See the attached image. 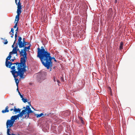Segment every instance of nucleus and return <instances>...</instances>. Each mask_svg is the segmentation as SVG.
Here are the masks:
<instances>
[{"label": "nucleus", "instance_id": "f257e3e1", "mask_svg": "<svg viewBox=\"0 0 135 135\" xmlns=\"http://www.w3.org/2000/svg\"><path fill=\"white\" fill-rule=\"evenodd\" d=\"M18 51L20 53V56H22L23 57H21V62L19 63H16L13 64L15 65H17L18 67V68L19 69H23V71L24 70V68H26L25 63L27 59V53L25 49H24L21 50V51L19 50L18 47V46H16L13 49L12 51L9 52V56L7 57L6 59V65L7 67L10 68L11 66L13 64L11 62L8 61L9 60L11 57L13 56V55L16 54V55H17V51Z\"/></svg>", "mask_w": 135, "mask_h": 135}, {"label": "nucleus", "instance_id": "f03ea898", "mask_svg": "<svg viewBox=\"0 0 135 135\" xmlns=\"http://www.w3.org/2000/svg\"><path fill=\"white\" fill-rule=\"evenodd\" d=\"M40 49L39 47L37 48V57L39 58L43 65L46 67L47 69H49L50 67L52 66V62L51 61L52 59L54 61H57L54 57H52L49 52L46 51L44 49Z\"/></svg>", "mask_w": 135, "mask_h": 135}, {"label": "nucleus", "instance_id": "7ed1b4c3", "mask_svg": "<svg viewBox=\"0 0 135 135\" xmlns=\"http://www.w3.org/2000/svg\"><path fill=\"white\" fill-rule=\"evenodd\" d=\"M18 67L17 65H14L12 66L11 69L12 70L11 72L12 73V75L15 78V82L16 85L17 86V90L18 89V85L19 83V81L18 79L16 78L17 77L19 76L20 78H23L24 77L23 76V74L26 72V68H24V70L23 71V69H19L18 68Z\"/></svg>", "mask_w": 135, "mask_h": 135}, {"label": "nucleus", "instance_id": "20e7f679", "mask_svg": "<svg viewBox=\"0 0 135 135\" xmlns=\"http://www.w3.org/2000/svg\"><path fill=\"white\" fill-rule=\"evenodd\" d=\"M32 112H33L31 110L29 106L27 105L26 106V108L25 109L22 110L21 113L17 115L12 116L11 117V119L14 122L15 120L17 119L18 120L19 118L20 117H22L23 115H25V117H24V118H28L29 117V114Z\"/></svg>", "mask_w": 135, "mask_h": 135}, {"label": "nucleus", "instance_id": "39448f33", "mask_svg": "<svg viewBox=\"0 0 135 135\" xmlns=\"http://www.w3.org/2000/svg\"><path fill=\"white\" fill-rule=\"evenodd\" d=\"M17 15L16 16L15 21H17V22H18L19 20V16L20 14L21 13V9H22L21 6H18L17 7Z\"/></svg>", "mask_w": 135, "mask_h": 135}, {"label": "nucleus", "instance_id": "423d86ee", "mask_svg": "<svg viewBox=\"0 0 135 135\" xmlns=\"http://www.w3.org/2000/svg\"><path fill=\"white\" fill-rule=\"evenodd\" d=\"M14 122L11 119L8 120L6 123L7 127L8 129H10V128L13 125Z\"/></svg>", "mask_w": 135, "mask_h": 135}, {"label": "nucleus", "instance_id": "0eeeda50", "mask_svg": "<svg viewBox=\"0 0 135 135\" xmlns=\"http://www.w3.org/2000/svg\"><path fill=\"white\" fill-rule=\"evenodd\" d=\"M18 44L20 48H22L26 45L27 42L25 41L24 38L23 43L22 42H18Z\"/></svg>", "mask_w": 135, "mask_h": 135}, {"label": "nucleus", "instance_id": "6e6552de", "mask_svg": "<svg viewBox=\"0 0 135 135\" xmlns=\"http://www.w3.org/2000/svg\"><path fill=\"white\" fill-rule=\"evenodd\" d=\"M14 111L15 112V114H16L17 113H20V112L21 110L19 108L16 109V107L14 106Z\"/></svg>", "mask_w": 135, "mask_h": 135}, {"label": "nucleus", "instance_id": "1a4fd4ad", "mask_svg": "<svg viewBox=\"0 0 135 135\" xmlns=\"http://www.w3.org/2000/svg\"><path fill=\"white\" fill-rule=\"evenodd\" d=\"M15 2L17 6H21V3H20V0H15Z\"/></svg>", "mask_w": 135, "mask_h": 135}, {"label": "nucleus", "instance_id": "9d476101", "mask_svg": "<svg viewBox=\"0 0 135 135\" xmlns=\"http://www.w3.org/2000/svg\"><path fill=\"white\" fill-rule=\"evenodd\" d=\"M8 107L7 106L6 107L5 109L4 110H3L2 111V112L3 113H4L6 112H9V110H8Z\"/></svg>", "mask_w": 135, "mask_h": 135}, {"label": "nucleus", "instance_id": "9b49d317", "mask_svg": "<svg viewBox=\"0 0 135 135\" xmlns=\"http://www.w3.org/2000/svg\"><path fill=\"white\" fill-rule=\"evenodd\" d=\"M9 33L11 35V37L12 38L13 36L14 33V30L12 28H11V31L9 32Z\"/></svg>", "mask_w": 135, "mask_h": 135}, {"label": "nucleus", "instance_id": "f8f14e48", "mask_svg": "<svg viewBox=\"0 0 135 135\" xmlns=\"http://www.w3.org/2000/svg\"><path fill=\"white\" fill-rule=\"evenodd\" d=\"M40 75L41 76V79H42V80H44L46 79V76L45 75Z\"/></svg>", "mask_w": 135, "mask_h": 135}, {"label": "nucleus", "instance_id": "ddd939ff", "mask_svg": "<svg viewBox=\"0 0 135 135\" xmlns=\"http://www.w3.org/2000/svg\"><path fill=\"white\" fill-rule=\"evenodd\" d=\"M108 90L109 91L110 93L109 94L111 96L112 95V91L111 89V88L110 87H108Z\"/></svg>", "mask_w": 135, "mask_h": 135}, {"label": "nucleus", "instance_id": "4468645a", "mask_svg": "<svg viewBox=\"0 0 135 135\" xmlns=\"http://www.w3.org/2000/svg\"><path fill=\"white\" fill-rule=\"evenodd\" d=\"M44 114L43 113H41L40 114H37L36 115L37 117H40L43 115Z\"/></svg>", "mask_w": 135, "mask_h": 135}, {"label": "nucleus", "instance_id": "2eb2a0df", "mask_svg": "<svg viewBox=\"0 0 135 135\" xmlns=\"http://www.w3.org/2000/svg\"><path fill=\"white\" fill-rule=\"evenodd\" d=\"M18 32V28H17L16 30V33L15 35V39H16V38L17 37V33Z\"/></svg>", "mask_w": 135, "mask_h": 135}, {"label": "nucleus", "instance_id": "dca6fc26", "mask_svg": "<svg viewBox=\"0 0 135 135\" xmlns=\"http://www.w3.org/2000/svg\"><path fill=\"white\" fill-rule=\"evenodd\" d=\"M10 129H8L7 130V134L8 135H15V134H11L9 133Z\"/></svg>", "mask_w": 135, "mask_h": 135}, {"label": "nucleus", "instance_id": "f3484780", "mask_svg": "<svg viewBox=\"0 0 135 135\" xmlns=\"http://www.w3.org/2000/svg\"><path fill=\"white\" fill-rule=\"evenodd\" d=\"M22 40V38L21 37L19 36L18 39V42H22L21 41Z\"/></svg>", "mask_w": 135, "mask_h": 135}, {"label": "nucleus", "instance_id": "a211bd4d", "mask_svg": "<svg viewBox=\"0 0 135 135\" xmlns=\"http://www.w3.org/2000/svg\"><path fill=\"white\" fill-rule=\"evenodd\" d=\"M22 99L23 102L25 103L27 102V99H24L23 98Z\"/></svg>", "mask_w": 135, "mask_h": 135}, {"label": "nucleus", "instance_id": "6ab92c4d", "mask_svg": "<svg viewBox=\"0 0 135 135\" xmlns=\"http://www.w3.org/2000/svg\"><path fill=\"white\" fill-rule=\"evenodd\" d=\"M30 46H28L27 47H25L24 49H25V50L26 51V50L27 49L29 50L30 49Z\"/></svg>", "mask_w": 135, "mask_h": 135}, {"label": "nucleus", "instance_id": "aec40b11", "mask_svg": "<svg viewBox=\"0 0 135 135\" xmlns=\"http://www.w3.org/2000/svg\"><path fill=\"white\" fill-rule=\"evenodd\" d=\"M15 57H14L13 58L11 59V60H10V59L9 60H10V61L12 62H13L14 61V60H15Z\"/></svg>", "mask_w": 135, "mask_h": 135}, {"label": "nucleus", "instance_id": "412c9836", "mask_svg": "<svg viewBox=\"0 0 135 135\" xmlns=\"http://www.w3.org/2000/svg\"><path fill=\"white\" fill-rule=\"evenodd\" d=\"M18 22H16V23L15 24V25L13 27L14 28H16L17 26V24Z\"/></svg>", "mask_w": 135, "mask_h": 135}, {"label": "nucleus", "instance_id": "4be33fe9", "mask_svg": "<svg viewBox=\"0 0 135 135\" xmlns=\"http://www.w3.org/2000/svg\"><path fill=\"white\" fill-rule=\"evenodd\" d=\"M80 120H81V122L83 124H84V122L82 119V118H80Z\"/></svg>", "mask_w": 135, "mask_h": 135}, {"label": "nucleus", "instance_id": "5701e85b", "mask_svg": "<svg viewBox=\"0 0 135 135\" xmlns=\"http://www.w3.org/2000/svg\"><path fill=\"white\" fill-rule=\"evenodd\" d=\"M123 47V45H120V47H119V49L120 50H121L122 49Z\"/></svg>", "mask_w": 135, "mask_h": 135}, {"label": "nucleus", "instance_id": "b1692460", "mask_svg": "<svg viewBox=\"0 0 135 135\" xmlns=\"http://www.w3.org/2000/svg\"><path fill=\"white\" fill-rule=\"evenodd\" d=\"M18 93H19V94H20V96H21V98H23V96L22 95H21V94H20V92H19V91H18Z\"/></svg>", "mask_w": 135, "mask_h": 135}, {"label": "nucleus", "instance_id": "393cba45", "mask_svg": "<svg viewBox=\"0 0 135 135\" xmlns=\"http://www.w3.org/2000/svg\"><path fill=\"white\" fill-rule=\"evenodd\" d=\"M16 40H15L14 42V44H13V45L12 46V47H13V48H14V45L15 44V42H16Z\"/></svg>", "mask_w": 135, "mask_h": 135}, {"label": "nucleus", "instance_id": "a878e982", "mask_svg": "<svg viewBox=\"0 0 135 135\" xmlns=\"http://www.w3.org/2000/svg\"><path fill=\"white\" fill-rule=\"evenodd\" d=\"M65 113H68V114H66V115H69V114H70V112H68V113H67V112H65Z\"/></svg>", "mask_w": 135, "mask_h": 135}, {"label": "nucleus", "instance_id": "bb28decb", "mask_svg": "<svg viewBox=\"0 0 135 135\" xmlns=\"http://www.w3.org/2000/svg\"><path fill=\"white\" fill-rule=\"evenodd\" d=\"M57 82L58 83V85H59V83H60V81H59V80H57Z\"/></svg>", "mask_w": 135, "mask_h": 135}, {"label": "nucleus", "instance_id": "cd10ccee", "mask_svg": "<svg viewBox=\"0 0 135 135\" xmlns=\"http://www.w3.org/2000/svg\"><path fill=\"white\" fill-rule=\"evenodd\" d=\"M123 43L122 42H121L120 43V45H123Z\"/></svg>", "mask_w": 135, "mask_h": 135}, {"label": "nucleus", "instance_id": "c85d7f7f", "mask_svg": "<svg viewBox=\"0 0 135 135\" xmlns=\"http://www.w3.org/2000/svg\"><path fill=\"white\" fill-rule=\"evenodd\" d=\"M7 43H8V42L7 41V42H4V44H7Z\"/></svg>", "mask_w": 135, "mask_h": 135}, {"label": "nucleus", "instance_id": "c756f323", "mask_svg": "<svg viewBox=\"0 0 135 135\" xmlns=\"http://www.w3.org/2000/svg\"><path fill=\"white\" fill-rule=\"evenodd\" d=\"M10 110L11 111H12V110H14V109H13V108H12V109H10Z\"/></svg>", "mask_w": 135, "mask_h": 135}, {"label": "nucleus", "instance_id": "7c9ffc66", "mask_svg": "<svg viewBox=\"0 0 135 135\" xmlns=\"http://www.w3.org/2000/svg\"><path fill=\"white\" fill-rule=\"evenodd\" d=\"M54 82L55 81V78L54 77Z\"/></svg>", "mask_w": 135, "mask_h": 135}, {"label": "nucleus", "instance_id": "2f4dec72", "mask_svg": "<svg viewBox=\"0 0 135 135\" xmlns=\"http://www.w3.org/2000/svg\"><path fill=\"white\" fill-rule=\"evenodd\" d=\"M13 105V103H12V104H9V105Z\"/></svg>", "mask_w": 135, "mask_h": 135}, {"label": "nucleus", "instance_id": "473e14b6", "mask_svg": "<svg viewBox=\"0 0 135 135\" xmlns=\"http://www.w3.org/2000/svg\"><path fill=\"white\" fill-rule=\"evenodd\" d=\"M32 108L33 109H34V110H35V109L33 107H32Z\"/></svg>", "mask_w": 135, "mask_h": 135}]
</instances>
